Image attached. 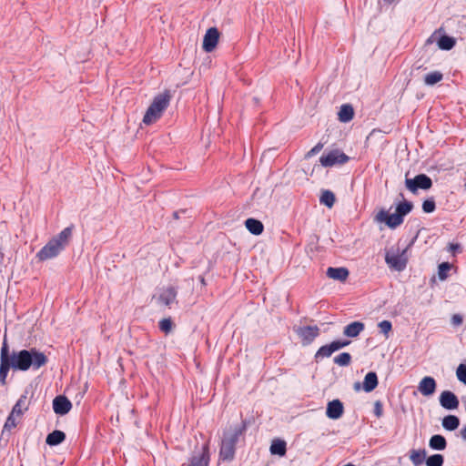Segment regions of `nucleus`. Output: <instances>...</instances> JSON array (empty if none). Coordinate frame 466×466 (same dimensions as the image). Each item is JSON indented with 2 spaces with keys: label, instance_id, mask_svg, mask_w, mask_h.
<instances>
[{
  "label": "nucleus",
  "instance_id": "obj_16",
  "mask_svg": "<svg viewBox=\"0 0 466 466\" xmlns=\"http://www.w3.org/2000/svg\"><path fill=\"white\" fill-rule=\"evenodd\" d=\"M436 380L431 376L424 377L418 385V390L423 396H431L436 391Z\"/></svg>",
  "mask_w": 466,
  "mask_h": 466
},
{
  "label": "nucleus",
  "instance_id": "obj_9",
  "mask_svg": "<svg viewBox=\"0 0 466 466\" xmlns=\"http://www.w3.org/2000/svg\"><path fill=\"white\" fill-rule=\"evenodd\" d=\"M13 365L8 359V345L5 339L0 352V383L4 386L6 384V377Z\"/></svg>",
  "mask_w": 466,
  "mask_h": 466
},
{
  "label": "nucleus",
  "instance_id": "obj_12",
  "mask_svg": "<svg viewBox=\"0 0 466 466\" xmlns=\"http://www.w3.org/2000/svg\"><path fill=\"white\" fill-rule=\"evenodd\" d=\"M219 32L216 27H210L207 30L203 39V49L206 52H212L218 45Z\"/></svg>",
  "mask_w": 466,
  "mask_h": 466
},
{
  "label": "nucleus",
  "instance_id": "obj_1",
  "mask_svg": "<svg viewBox=\"0 0 466 466\" xmlns=\"http://www.w3.org/2000/svg\"><path fill=\"white\" fill-rule=\"evenodd\" d=\"M8 359L13 365L14 370L26 371L30 369L37 370L46 365L47 356L35 348L21 350L19 351L8 352Z\"/></svg>",
  "mask_w": 466,
  "mask_h": 466
},
{
  "label": "nucleus",
  "instance_id": "obj_42",
  "mask_svg": "<svg viewBox=\"0 0 466 466\" xmlns=\"http://www.w3.org/2000/svg\"><path fill=\"white\" fill-rule=\"evenodd\" d=\"M374 415L377 417V418H380L383 414V407H382V404L380 400H377L375 403H374Z\"/></svg>",
  "mask_w": 466,
  "mask_h": 466
},
{
  "label": "nucleus",
  "instance_id": "obj_47",
  "mask_svg": "<svg viewBox=\"0 0 466 466\" xmlns=\"http://www.w3.org/2000/svg\"><path fill=\"white\" fill-rule=\"evenodd\" d=\"M198 279H199L200 283H201L203 286H205V285H206V280H205V277H204V276H202V275H201V276H199V277H198Z\"/></svg>",
  "mask_w": 466,
  "mask_h": 466
},
{
  "label": "nucleus",
  "instance_id": "obj_22",
  "mask_svg": "<svg viewBox=\"0 0 466 466\" xmlns=\"http://www.w3.org/2000/svg\"><path fill=\"white\" fill-rule=\"evenodd\" d=\"M177 289L175 287H167L164 289L161 294L159 295V300L165 304L166 306H169L173 303L177 298Z\"/></svg>",
  "mask_w": 466,
  "mask_h": 466
},
{
  "label": "nucleus",
  "instance_id": "obj_20",
  "mask_svg": "<svg viewBox=\"0 0 466 466\" xmlns=\"http://www.w3.org/2000/svg\"><path fill=\"white\" fill-rule=\"evenodd\" d=\"M30 401L27 398V392L22 394L16 403L14 405L12 411L16 413L17 417H20L29 408Z\"/></svg>",
  "mask_w": 466,
  "mask_h": 466
},
{
  "label": "nucleus",
  "instance_id": "obj_14",
  "mask_svg": "<svg viewBox=\"0 0 466 466\" xmlns=\"http://www.w3.org/2000/svg\"><path fill=\"white\" fill-rule=\"evenodd\" d=\"M440 404L446 410H455L459 407V400L457 396L450 390H444L440 395Z\"/></svg>",
  "mask_w": 466,
  "mask_h": 466
},
{
  "label": "nucleus",
  "instance_id": "obj_41",
  "mask_svg": "<svg viewBox=\"0 0 466 466\" xmlns=\"http://www.w3.org/2000/svg\"><path fill=\"white\" fill-rule=\"evenodd\" d=\"M324 147V144L319 142L315 147H313L309 152L306 153L305 158L309 159L313 156L317 155Z\"/></svg>",
  "mask_w": 466,
  "mask_h": 466
},
{
  "label": "nucleus",
  "instance_id": "obj_4",
  "mask_svg": "<svg viewBox=\"0 0 466 466\" xmlns=\"http://www.w3.org/2000/svg\"><path fill=\"white\" fill-rule=\"evenodd\" d=\"M413 207L412 202L403 200L397 204L395 213L391 215L385 209L380 210L375 216V221L385 223L390 228L394 229L403 223L405 216L411 212Z\"/></svg>",
  "mask_w": 466,
  "mask_h": 466
},
{
  "label": "nucleus",
  "instance_id": "obj_26",
  "mask_svg": "<svg viewBox=\"0 0 466 466\" xmlns=\"http://www.w3.org/2000/svg\"><path fill=\"white\" fill-rule=\"evenodd\" d=\"M65 440V432L59 430H56L47 435L46 442L49 446H56L62 443Z\"/></svg>",
  "mask_w": 466,
  "mask_h": 466
},
{
  "label": "nucleus",
  "instance_id": "obj_43",
  "mask_svg": "<svg viewBox=\"0 0 466 466\" xmlns=\"http://www.w3.org/2000/svg\"><path fill=\"white\" fill-rule=\"evenodd\" d=\"M451 324L454 326V327H458L460 325L462 324L463 322V318L461 315L460 314H453L452 317H451Z\"/></svg>",
  "mask_w": 466,
  "mask_h": 466
},
{
  "label": "nucleus",
  "instance_id": "obj_40",
  "mask_svg": "<svg viewBox=\"0 0 466 466\" xmlns=\"http://www.w3.org/2000/svg\"><path fill=\"white\" fill-rule=\"evenodd\" d=\"M379 328L380 329V331L388 337L389 332L392 329L391 322L389 320H382L379 323Z\"/></svg>",
  "mask_w": 466,
  "mask_h": 466
},
{
  "label": "nucleus",
  "instance_id": "obj_50",
  "mask_svg": "<svg viewBox=\"0 0 466 466\" xmlns=\"http://www.w3.org/2000/svg\"><path fill=\"white\" fill-rule=\"evenodd\" d=\"M3 259H4V255H3V253L0 252V264L2 263Z\"/></svg>",
  "mask_w": 466,
  "mask_h": 466
},
{
  "label": "nucleus",
  "instance_id": "obj_37",
  "mask_svg": "<svg viewBox=\"0 0 466 466\" xmlns=\"http://www.w3.org/2000/svg\"><path fill=\"white\" fill-rule=\"evenodd\" d=\"M458 380L466 385V364L461 363L456 370Z\"/></svg>",
  "mask_w": 466,
  "mask_h": 466
},
{
  "label": "nucleus",
  "instance_id": "obj_39",
  "mask_svg": "<svg viewBox=\"0 0 466 466\" xmlns=\"http://www.w3.org/2000/svg\"><path fill=\"white\" fill-rule=\"evenodd\" d=\"M15 417H17L16 413H13V411H11L4 425L5 430L10 431L16 426Z\"/></svg>",
  "mask_w": 466,
  "mask_h": 466
},
{
  "label": "nucleus",
  "instance_id": "obj_29",
  "mask_svg": "<svg viewBox=\"0 0 466 466\" xmlns=\"http://www.w3.org/2000/svg\"><path fill=\"white\" fill-rule=\"evenodd\" d=\"M437 44L440 49L449 51L455 46L456 40L451 36L444 35L439 38Z\"/></svg>",
  "mask_w": 466,
  "mask_h": 466
},
{
  "label": "nucleus",
  "instance_id": "obj_33",
  "mask_svg": "<svg viewBox=\"0 0 466 466\" xmlns=\"http://www.w3.org/2000/svg\"><path fill=\"white\" fill-rule=\"evenodd\" d=\"M334 363L340 367L349 366L351 362V355L348 352H342L336 356L333 360Z\"/></svg>",
  "mask_w": 466,
  "mask_h": 466
},
{
  "label": "nucleus",
  "instance_id": "obj_3",
  "mask_svg": "<svg viewBox=\"0 0 466 466\" xmlns=\"http://www.w3.org/2000/svg\"><path fill=\"white\" fill-rule=\"evenodd\" d=\"M248 421L242 420L241 424L235 426L231 432L225 433L220 443L219 460L232 461L235 458L236 445L239 437L247 431Z\"/></svg>",
  "mask_w": 466,
  "mask_h": 466
},
{
  "label": "nucleus",
  "instance_id": "obj_13",
  "mask_svg": "<svg viewBox=\"0 0 466 466\" xmlns=\"http://www.w3.org/2000/svg\"><path fill=\"white\" fill-rule=\"evenodd\" d=\"M72 409L71 401L64 395H58L53 400V410L56 414L66 415Z\"/></svg>",
  "mask_w": 466,
  "mask_h": 466
},
{
  "label": "nucleus",
  "instance_id": "obj_23",
  "mask_svg": "<svg viewBox=\"0 0 466 466\" xmlns=\"http://www.w3.org/2000/svg\"><path fill=\"white\" fill-rule=\"evenodd\" d=\"M269 451L272 455L283 457L287 452V443L283 440L275 439L271 442Z\"/></svg>",
  "mask_w": 466,
  "mask_h": 466
},
{
  "label": "nucleus",
  "instance_id": "obj_30",
  "mask_svg": "<svg viewBox=\"0 0 466 466\" xmlns=\"http://www.w3.org/2000/svg\"><path fill=\"white\" fill-rule=\"evenodd\" d=\"M425 458H426V451L425 450H420V451L411 450L410 451V459L415 466L421 465L423 463V461H426Z\"/></svg>",
  "mask_w": 466,
  "mask_h": 466
},
{
  "label": "nucleus",
  "instance_id": "obj_27",
  "mask_svg": "<svg viewBox=\"0 0 466 466\" xmlns=\"http://www.w3.org/2000/svg\"><path fill=\"white\" fill-rule=\"evenodd\" d=\"M429 446L432 450L443 451L447 447V441L442 435L435 434L430 439Z\"/></svg>",
  "mask_w": 466,
  "mask_h": 466
},
{
  "label": "nucleus",
  "instance_id": "obj_6",
  "mask_svg": "<svg viewBox=\"0 0 466 466\" xmlns=\"http://www.w3.org/2000/svg\"><path fill=\"white\" fill-rule=\"evenodd\" d=\"M405 186L408 190L413 194H416L419 189H430L432 187V180L426 174H419L413 178H409L406 177Z\"/></svg>",
  "mask_w": 466,
  "mask_h": 466
},
{
  "label": "nucleus",
  "instance_id": "obj_5",
  "mask_svg": "<svg viewBox=\"0 0 466 466\" xmlns=\"http://www.w3.org/2000/svg\"><path fill=\"white\" fill-rule=\"evenodd\" d=\"M170 99L169 90H165L163 93L157 95L144 115L143 123L150 125L159 119L168 106Z\"/></svg>",
  "mask_w": 466,
  "mask_h": 466
},
{
  "label": "nucleus",
  "instance_id": "obj_18",
  "mask_svg": "<svg viewBox=\"0 0 466 466\" xmlns=\"http://www.w3.org/2000/svg\"><path fill=\"white\" fill-rule=\"evenodd\" d=\"M365 329L364 323L354 321L347 325L343 329V334L349 338H355Z\"/></svg>",
  "mask_w": 466,
  "mask_h": 466
},
{
  "label": "nucleus",
  "instance_id": "obj_28",
  "mask_svg": "<svg viewBox=\"0 0 466 466\" xmlns=\"http://www.w3.org/2000/svg\"><path fill=\"white\" fill-rule=\"evenodd\" d=\"M459 425L460 420L455 415H447L442 419V427L447 431H455Z\"/></svg>",
  "mask_w": 466,
  "mask_h": 466
},
{
  "label": "nucleus",
  "instance_id": "obj_31",
  "mask_svg": "<svg viewBox=\"0 0 466 466\" xmlns=\"http://www.w3.org/2000/svg\"><path fill=\"white\" fill-rule=\"evenodd\" d=\"M336 198L333 192L330 190H324L319 198V202L328 208H332L335 203Z\"/></svg>",
  "mask_w": 466,
  "mask_h": 466
},
{
  "label": "nucleus",
  "instance_id": "obj_19",
  "mask_svg": "<svg viewBox=\"0 0 466 466\" xmlns=\"http://www.w3.org/2000/svg\"><path fill=\"white\" fill-rule=\"evenodd\" d=\"M379 384L378 376L376 372L370 371L364 377L362 388L365 392H371Z\"/></svg>",
  "mask_w": 466,
  "mask_h": 466
},
{
  "label": "nucleus",
  "instance_id": "obj_24",
  "mask_svg": "<svg viewBox=\"0 0 466 466\" xmlns=\"http://www.w3.org/2000/svg\"><path fill=\"white\" fill-rule=\"evenodd\" d=\"M245 226L247 229L253 235L258 236L260 235L264 230V226L260 220H258L256 218H248L245 221Z\"/></svg>",
  "mask_w": 466,
  "mask_h": 466
},
{
  "label": "nucleus",
  "instance_id": "obj_45",
  "mask_svg": "<svg viewBox=\"0 0 466 466\" xmlns=\"http://www.w3.org/2000/svg\"><path fill=\"white\" fill-rule=\"evenodd\" d=\"M450 248L451 250L455 251L457 249H461V245L460 244H451Z\"/></svg>",
  "mask_w": 466,
  "mask_h": 466
},
{
  "label": "nucleus",
  "instance_id": "obj_15",
  "mask_svg": "<svg viewBox=\"0 0 466 466\" xmlns=\"http://www.w3.org/2000/svg\"><path fill=\"white\" fill-rule=\"evenodd\" d=\"M344 412L343 403L336 399L329 401L326 409V416L331 420H338L341 418Z\"/></svg>",
  "mask_w": 466,
  "mask_h": 466
},
{
  "label": "nucleus",
  "instance_id": "obj_49",
  "mask_svg": "<svg viewBox=\"0 0 466 466\" xmlns=\"http://www.w3.org/2000/svg\"><path fill=\"white\" fill-rule=\"evenodd\" d=\"M386 4H391L393 3L395 0H383Z\"/></svg>",
  "mask_w": 466,
  "mask_h": 466
},
{
  "label": "nucleus",
  "instance_id": "obj_2",
  "mask_svg": "<svg viewBox=\"0 0 466 466\" xmlns=\"http://www.w3.org/2000/svg\"><path fill=\"white\" fill-rule=\"evenodd\" d=\"M74 225L65 228L58 235L51 238L36 254L39 260L56 258L69 244L73 236Z\"/></svg>",
  "mask_w": 466,
  "mask_h": 466
},
{
  "label": "nucleus",
  "instance_id": "obj_48",
  "mask_svg": "<svg viewBox=\"0 0 466 466\" xmlns=\"http://www.w3.org/2000/svg\"><path fill=\"white\" fill-rule=\"evenodd\" d=\"M360 389V382H356V383L354 384V390H359Z\"/></svg>",
  "mask_w": 466,
  "mask_h": 466
},
{
  "label": "nucleus",
  "instance_id": "obj_32",
  "mask_svg": "<svg viewBox=\"0 0 466 466\" xmlns=\"http://www.w3.org/2000/svg\"><path fill=\"white\" fill-rule=\"evenodd\" d=\"M443 75L440 71H433L424 76V83L427 86H433L441 81Z\"/></svg>",
  "mask_w": 466,
  "mask_h": 466
},
{
  "label": "nucleus",
  "instance_id": "obj_38",
  "mask_svg": "<svg viewBox=\"0 0 466 466\" xmlns=\"http://www.w3.org/2000/svg\"><path fill=\"white\" fill-rule=\"evenodd\" d=\"M451 265L448 262H442L439 266L438 275L441 280H444L447 278V272L450 270Z\"/></svg>",
  "mask_w": 466,
  "mask_h": 466
},
{
  "label": "nucleus",
  "instance_id": "obj_10",
  "mask_svg": "<svg viewBox=\"0 0 466 466\" xmlns=\"http://www.w3.org/2000/svg\"><path fill=\"white\" fill-rule=\"evenodd\" d=\"M350 340H334L329 344L321 346L315 354V360H318L319 359L322 358H329L334 353L335 351L347 347L350 345Z\"/></svg>",
  "mask_w": 466,
  "mask_h": 466
},
{
  "label": "nucleus",
  "instance_id": "obj_36",
  "mask_svg": "<svg viewBox=\"0 0 466 466\" xmlns=\"http://www.w3.org/2000/svg\"><path fill=\"white\" fill-rule=\"evenodd\" d=\"M158 327L161 331L168 334L173 329V322L170 318L163 319L159 321Z\"/></svg>",
  "mask_w": 466,
  "mask_h": 466
},
{
  "label": "nucleus",
  "instance_id": "obj_51",
  "mask_svg": "<svg viewBox=\"0 0 466 466\" xmlns=\"http://www.w3.org/2000/svg\"><path fill=\"white\" fill-rule=\"evenodd\" d=\"M465 187H466V182H465Z\"/></svg>",
  "mask_w": 466,
  "mask_h": 466
},
{
  "label": "nucleus",
  "instance_id": "obj_35",
  "mask_svg": "<svg viewBox=\"0 0 466 466\" xmlns=\"http://www.w3.org/2000/svg\"><path fill=\"white\" fill-rule=\"evenodd\" d=\"M422 210L425 213H432L436 209V204L434 198H429L422 202Z\"/></svg>",
  "mask_w": 466,
  "mask_h": 466
},
{
  "label": "nucleus",
  "instance_id": "obj_11",
  "mask_svg": "<svg viewBox=\"0 0 466 466\" xmlns=\"http://www.w3.org/2000/svg\"><path fill=\"white\" fill-rule=\"evenodd\" d=\"M299 337L301 339L304 346L309 345L319 335V329L318 326H304L299 327L296 330Z\"/></svg>",
  "mask_w": 466,
  "mask_h": 466
},
{
  "label": "nucleus",
  "instance_id": "obj_46",
  "mask_svg": "<svg viewBox=\"0 0 466 466\" xmlns=\"http://www.w3.org/2000/svg\"><path fill=\"white\" fill-rule=\"evenodd\" d=\"M461 438L466 441V425L461 430Z\"/></svg>",
  "mask_w": 466,
  "mask_h": 466
},
{
  "label": "nucleus",
  "instance_id": "obj_17",
  "mask_svg": "<svg viewBox=\"0 0 466 466\" xmlns=\"http://www.w3.org/2000/svg\"><path fill=\"white\" fill-rule=\"evenodd\" d=\"M209 461V444L207 442L202 446L201 453L198 456H193L191 458L188 466H208Z\"/></svg>",
  "mask_w": 466,
  "mask_h": 466
},
{
  "label": "nucleus",
  "instance_id": "obj_21",
  "mask_svg": "<svg viewBox=\"0 0 466 466\" xmlns=\"http://www.w3.org/2000/svg\"><path fill=\"white\" fill-rule=\"evenodd\" d=\"M327 276L329 279L345 281L349 277V270L346 268H332L329 267L327 269Z\"/></svg>",
  "mask_w": 466,
  "mask_h": 466
},
{
  "label": "nucleus",
  "instance_id": "obj_34",
  "mask_svg": "<svg viewBox=\"0 0 466 466\" xmlns=\"http://www.w3.org/2000/svg\"><path fill=\"white\" fill-rule=\"evenodd\" d=\"M425 463L427 466H442L444 463V457L440 453L429 456Z\"/></svg>",
  "mask_w": 466,
  "mask_h": 466
},
{
  "label": "nucleus",
  "instance_id": "obj_25",
  "mask_svg": "<svg viewBox=\"0 0 466 466\" xmlns=\"http://www.w3.org/2000/svg\"><path fill=\"white\" fill-rule=\"evenodd\" d=\"M339 120L343 123L350 122L354 116L353 106L350 104H344L340 106L338 113Z\"/></svg>",
  "mask_w": 466,
  "mask_h": 466
},
{
  "label": "nucleus",
  "instance_id": "obj_7",
  "mask_svg": "<svg viewBox=\"0 0 466 466\" xmlns=\"http://www.w3.org/2000/svg\"><path fill=\"white\" fill-rule=\"evenodd\" d=\"M350 160V157L339 149L329 151L327 155H322L319 162L322 167H329L335 165H343Z\"/></svg>",
  "mask_w": 466,
  "mask_h": 466
},
{
  "label": "nucleus",
  "instance_id": "obj_8",
  "mask_svg": "<svg viewBox=\"0 0 466 466\" xmlns=\"http://www.w3.org/2000/svg\"><path fill=\"white\" fill-rule=\"evenodd\" d=\"M407 248H404L401 252H387L385 256V261L389 265L390 268H392L395 270L402 271L405 269L408 258H407Z\"/></svg>",
  "mask_w": 466,
  "mask_h": 466
},
{
  "label": "nucleus",
  "instance_id": "obj_44",
  "mask_svg": "<svg viewBox=\"0 0 466 466\" xmlns=\"http://www.w3.org/2000/svg\"><path fill=\"white\" fill-rule=\"evenodd\" d=\"M186 212H187V210H186V209H182V210L175 211V212H173V218H174L175 219H178V218H179L180 214H184V213H186Z\"/></svg>",
  "mask_w": 466,
  "mask_h": 466
}]
</instances>
